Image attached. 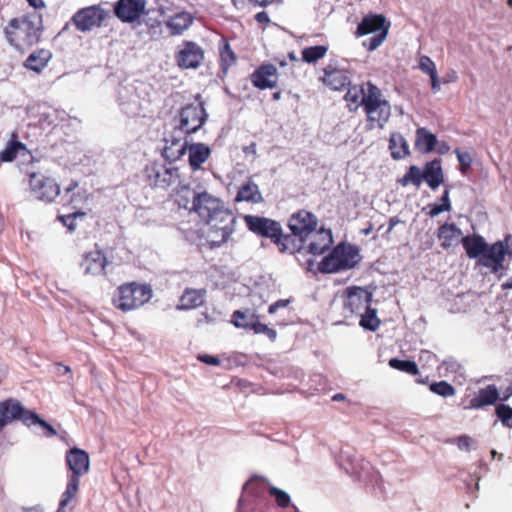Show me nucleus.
<instances>
[{
	"label": "nucleus",
	"mask_w": 512,
	"mask_h": 512,
	"mask_svg": "<svg viewBox=\"0 0 512 512\" xmlns=\"http://www.w3.org/2000/svg\"><path fill=\"white\" fill-rule=\"evenodd\" d=\"M43 31L42 16L35 12L11 18L3 29L8 44L22 54L41 41Z\"/></svg>",
	"instance_id": "f257e3e1"
},
{
	"label": "nucleus",
	"mask_w": 512,
	"mask_h": 512,
	"mask_svg": "<svg viewBox=\"0 0 512 512\" xmlns=\"http://www.w3.org/2000/svg\"><path fill=\"white\" fill-rule=\"evenodd\" d=\"M244 222L252 233L263 238H269L281 253L293 254L301 247L294 237L284 234L280 223L273 219L257 215H245Z\"/></svg>",
	"instance_id": "f03ea898"
},
{
	"label": "nucleus",
	"mask_w": 512,
	"mask_h": 512,
	"mask_svg": "<svg viewBox=\"0 0 512 512\" xmlns=\"http://www.w3.org/2000/svg\"><path fill=\"white\" fill-rule=\"evenodd\" d=\"M143 176L145 182L153 189L168 190L181 187L189 193V185L185 183L180 169L173 161H152L145 166Z\"/></svg>",
	"instance_id": "7ed1b4c3"
},
{
	"label": "nucleus",
	"mask_w": 512,
	"mask_h": 512,
	"mask_svg": "<svg viewBox=\"0 0 512 512\" xmlns=\"http://www.w3.org/2000/svg\"><path fill=\"white\" fill-rule=\"evenodd\" d=\"M65 461L71 474L68 476V483L61 495L57 512H64L65 508L76 497L79 491L80 477L87 474L90 468L88 453L77 447L66 452Z\"/></svg>",
	"instance_id": "20e7f679"
},
{
	"label": "nucleus",
	"mask_w": 512,
	"mask_h": 512,
	"mask_svg": "<svg viewBox=\"0 0 512 512\" xmlns=\"http://www.w3.org/2000/svg\"><path fill=\"white\" fill-rule=\"evenodd\" d=\"M152 296L150 285L132 281L119 285L113 293L111 302L116 309L126 313L142 307Z\"/></svg>",
	"instance_id": "39448f33"
},
{
	"label": "nucleus",
	"mask_w": 512,
	"mask_h": 512,
	"mask_svg": "<svg viewBox=\"0 0 512 512\" xmlns=\"http://www.w3.org/2000/svg\"><path fill=\"white\" fill-rule=\"evenodd\" d=\"M362 107L367 117L369 129H382L391 117V105L383 97L382 91L371 81L366 82V96Z\"/></svg>",
	"instance_id": "423d86ee"
},
{
	"label": "nucleus",
	"mask_w": 512,
	"mask_h": 512,
	"mask_svg": "<svg viewBox=\"0 0 512 512\" xmlns=\"http://www.w3.org/2000/svg\"><path fill=\"white\" fill-rule=\"evenodd\" d=\"M359 249L347 243H340L319 263L322 273H335L354 268L360 261Z\"/></svg>",
	"instance_id": "0eeeda50"
},
{
	"label": "nucleus",
	"mask_w": 512,
	"mask_h": 512,
	"mask_svg": "<svg viewBox=\"0 0 512 512\" xmlns=\"http://www.w3.org/2000/svg\"><path fill=\"white\" fill-rule=\"evenodd\" d=\"M168 143L169 140H166L163 156L166 159L177 160L185 154L186 150H188L189 165L193 171L199 170L211 154L210 148L204 143L188 144L187 141L181 143L180 140L175 139L171 140L170 145H168Z\"/></svg>",
	"instance_id": "6e6552de"
},
{
	"label": "nucleus",
	"mask_w": 512,
	"mask_h": 512,
	"mask_svg": "<svg viewBox=\"0 0 512 512\" xmlns=\"http://www.w3.org/2000/svg\"><path fill=\"white\" fill-rule=\"evenodd\" d=\"M191 210L205 223L234 216L220 198L207 191L193 194Z\"/></svg>",
	"instance_id": "1a4fd4ad"
},
{
	"label": "nucleus",
	"mask_w": 512,
	"mask_h": 512,
	"mask_svg": "<svg viewBox=\"0 0 512 512\" xmlns=\"http://www.w3.org/2000/svg\"><path fill=\"white\" fill-rule=\"evenodd\" d=\"M340 298L344 318H351L361 314L371 305L372 293L359 286H350L340 293Z\"/></svg>",
	"instance_id": "9d476101"
},
{
	"label": "nucleus",
	"mask_w": 512,
	"mask_h": 512,
	"mask_svg": "<svg viewBox=\"0 0 512 512\" xmlns=\"http://www.w3.org/2000/svg\"><path fill=\"white\" fill-rule=\"evenodd\" d=\"M236 222L237 220L234 215L206 223L208 229L205 232V245L209 249H215L228 242L231 235L235 232Z\"/></svg>",
	"instance_id": "9b49d317"
},
{
	"label": "nucleus",
	"mask_w": 512,
	"mask_h": 512,
	"mask_svg": "<svg viewBox=\"0 0 512 512\" xmlns=\"http://www.w3.org/2000/svg\"><path fill=\"white\" fill-rule=\"evenodd\" d=\"M29 188L35 199L45 203H52L60 195V185L56 180L38 172L29 174Z\"/></svg>",
	"instance_id": "f8f14e48"
},
{
	"label": "nucleus",
	"mask_w": 512,
	"mask_h": 512,
	"mask_svg": "<svg viewBox=\"0 0 512 512\" xmlns=\"http://www.w3.org/2000/svg\"><path fill=\"white\" fill-rule=\"evenodd\" d=\"M203 103H192L184 106L179 112L178 128L186 135L198 131L207 120Z\"/></svg>",
	"instance_id": "ddd939ff"
},
{
	"label": "nucleus",
	"mask_w": 512,
	"mask_h": 512,
	"mask_svg": "<svg viewBox=\"0 0 512 512\" xmlns=\"http://www.w3.org/2000/svg\"><path fill=\"white\" fill-rule=\"evenodd\" d=\"M107 12L100 5H92L79 9L72 17V22L80 32L91 31L102 25Z\"/></svg>",
	"instance_id": "4468645a"
},
{
	"label": "nucleus",
	"mask_w": 512,
	"mask_h": 512,
	"mask_svg": "<svg viewBox=\"0 0 512 512\" xmlns=\"http://www.w3.org/2000/svg\"><path fill=\"white\" fill-rule=\"evenodd\" d=\"M318 220L314 214L307 210H300L291 215L288 226L292 237H298L301 243H305L311 233L317 229Z\"/></svg>",
	"instance_id": "2eb2a0df"
},
{
	"label": "nucleus",
	"mask_w": 512,
	"mask_h": 512,
	"mask_svg": "<svg viewBox=\"0 0 512 512\" xmlns=\"http://www.w3.org/2000/svg\"><path fill=\"white\" fill-rule=\"evenodd\" d=\"M175 58L179 67L183 69H196L204 60V50L193 41H185Z\"/></svg>",
	"instance_id": "dca6fc26"
},
{
	"label": "nucleus",
	"mask_w": 512,
	"mask_h": 512,
	"mask_svg": "<svg viewBox=\"0 0 512 512\" xmlns=\"http://www.w3.org/2000/svg\"><path fill=\"white\" fill-rule=\"evenodd\" d=\"M323 73L320 80L332 90L341 91L351 84L350 72L347 69L338 68L334 63H329L323 68Z\"/></svg>",
	"instance_id": "f3484780"
},
{
	"label": "nucleus",
	"mask_w": 512,
	"mask_h": 512,
	"mask_svg": "<svg viewBox=\"0 0 512 512\" xmlns=\"http://www.w3.org/2000/svg\"><path fill=\"white\" fill-rule=\"evenodd\" d=\"M26 414H29V410H26L17 399L8 398L0 401V432L6 425L16 420H20L24 424Z\"/></svg>",
	"instance_id": "a211bd4d"
},
{
	"label": "nucleus",
	"mask_w": 512,
	"mask_h": 512,
	"mask_svg": "<svg viewBox=\"0 0 512 512\" xmlns=\"http://www.w3.org/2000/svg\"><path fill=\"white\" fill-rule=\"evenodd\" d=\"M108 264L109 261L103 251L96 249L83 254L80 268L84 275L100 276L106 275L105 269Z\"/></svg>",
	"instance_id": "6ab92c4d"
},
{
	"label": "nucleus",
	"mask_w": 512,
	"mask_h": 512,
	"mask_svg": "<svg viewBox=\"0 0 512 512\" xmlns=\"http://www.w3.org/2000/svg\"><path fill=\"white\" fill-rule=\"evenodd\" d=\"M278 77L277 68L273 64L266 63L257 67L251 74L250 79L254 87L265 90L275 88Z\"/></svg>",
	"instance_id": "aec40b11"
},
{
	"label": "nucleus",
	"mask_w": 512,
	"mask_h": 512,
	"mask_svg": "<svg viewBox=\"0 0 512 512\" xmlns=\"http://www.w3.org/2000/svg\"><path fill=\"white\" fill-rule=\"evenodd\" d=\"M146 6L145 0H119L114 13L122 22L132 23L140 18Z\"/></svg>",
	"instance_id": "412c9836"
},
{
	"label": "nucleus",
	"mask_w": 512,
	"mask_h": 512,
	"mask_svg": "<svg viewBox=\"0 0 512 512\" xmlns=\"http://www.w3.org/2000/svg\"><path fill=\"white\" fill-rule=\"evenodd\" d=\"M307 241V251L314 256H318L329 249L333 240L330 230L321 228L319 230L316 229L315 232L311 233Z\"/></svg>",
	"instance_id": "4be33fe9"
},
{
	"label": "nucleus",
	"mask_w": 512,
	"mask_h": 512,
	"mask_svg": "<svg viewBox=\"0 0 512 512\" xmlns=\"http://www.w3.org/2000/svg\"><path fill=\"white\" fill-rule=\"evenodd\" d=\"M390 24L386 18L381 14H370L365 16L358 24L355 32L357 37L368 35L371 33H380L384 28L389 29Z\"/></svg>",
	"instance_id": "5701e85b"
},
{
	"label": "nucleus",
	"mask_w": 512,
	"mask_h": 512,
	"mask_svg": "<svg viewBox=\"0 0 512 512\" xmlns=\"http://www.w3.org/2000/svg\"><path fill=\"white\" fill-rule=\"evenodd\" d=\"M506 248L502 242H496L493 245H487L480 262L486 267H492L493 271H497L505 259Z\"/></svg>",
	"instance_id": "b1692460"
},
{
	"label": "nucleus",
	"mask_w": 512,
	"mask_h": 512,
	"mask_svg": "<svg viewBox=\"0 0 512 512\" xmlns=\"http://www.w3.org/2000/svg\"><path fill=\"white\" fill-rule=\"evenodd\" d=\"M205 289L186 288L179 298L178 310H191L200 307L204 303Z\"/></svg>",
	"instance_id": "393cba45"
},
{
	"label": "nucleus",
	"mask_w": 512,
	"mask_h": 512,
	"mask_svg": "<svg viewBox=\"0 0 512 512\" xmlns=\"http://www.w3.org/2000/svg\"><path fill=\"white\" fill-rule=\"evenodd\" d=\"M52 58L49 49L40 48L34 50L24 61V67L36 73H41Z\"/></svg>",
	"instance_id": "a878e982"
},
{
	"label": "nucleus",
	"mask_w": 512,
	"mask_h": 512,
	"mask_svg": "<svg viewBox=\"0 0 512 512\" xmlns=\"http://www.w3.org/2000/svg\"><path fill=\"white\" fill-rule=\"evenodd\" d=\"M462 237V231L454 223H444L437 230V238L441 247L448 249L458 243Z\"/></svg>",
	"instance_id": "bb28decb"
},
{
	"label": "nucleus",
	"mask_w": 512,
	"mask_h": 512,
	"mask_svg": "<svg viewBox=\"0 0 512 512\" xmlns=\"http://www.w3.org/2000/svg\"><path fill=\"white\" fill-rule=\"evenodd\" d=\"M423 180L431 189L438 188L444 181L443 170L440 160L427 162L423 169Z\"/></svg>",
	"instance_id": "cd10ccee"
},
{
	"label": "nucleus",
	"mask_w": 512,
	"mask_h": 512,
	"mask_svg": "<svg viewBox=\"0 0 512 512\" xmlns=\"http://www.w3.org/2000/svg\"><path fill=\"white\" fill-rule=\"evenodd\" d=\"M499 399V392L495 385H488L478 391L477 395L470 400V407L479 409L493 405Z\"/></svg>",
	"instance_id": "c85d7f7f"
},
{
	"label": "nucleus",
	"mask_w": 512,
	"mask_h": 512,
	"mask_svg": "<svg viewBox=\"0 0 512 512\" xmlns=\"http://www.w3.org/2000/svg\"><path fill=\"white\" fill-rule=\"evenodd\" d=\"M461 242L470 259L482 258L488 245L479 235L462 237Z\"/></svg>",
	"instance_id": "c756f323"
},
{
	"label": "nucleus",
	"mask_w": 512,
	"mask_h": 512,
	"mask_svg": "<svg viewBox=\"0 0 512 512\" xmlns=\"http://www.w3.org/2000/svg\"><path fill=\"white\" fill-rule=\"evenodd\" d=\"M235 201L260 203L263 201V197L258 185L249 180L239 187Z\"/></svg>",
	"instance_id": "7c9ffc66"
},
{
	"label": "nucleus",
	"mask_w": 512,
	"mask_h": 512,
	"mask_svg": "<svg viewBox=\"0 0 512 512\" xmlns=\"http://www.w3.org/2000/svg\"><path fill=\"white\" fill-rule=\"evenodd\" d=\"M389 150L395 160L403 159L410 154L409 146L402 134L393 132L389 138Z\"/></svg>",
	"instance_id": "2f4dec72"
},
{
	"label": "nucleus",
	"mask_w": 512,
	"mask_h": 512,
	"mask_svg": "<svg viewBox=\"0 0 512 512\" xmlns=\"http://www.w3.org/2000/svg\"><path fill=\"white\" fill-rule=\"evenodd\" d=\"M193 22V17L190 13L182 11L171 16L166 25L170 29L172 35L183 33Z\"/></svg>",
	"instance_id": "473e14b6"
},
{
	"label": "nucleus",
	"mask_w": 512,
	"mask_h": 512,
	"mask_svg": "<svg viewBox=\"0 0 512 512\" xmlns=\"http://www.w3.org/2000/svg\"><path fill=\"white\" fill-rule=\"evenodd\" d=\"M437 138L426 128H418L416 130L415 147L423 153H429L435 149Z\"/></svg>",
	"instance_id": "72a5a7b5"
},
{
	"label": "nucleus",
	"mask_w": 512,
	"mask_h": 512,
	"mask_svg": "<svg viewBox=\"0 0 512 512\" xmlns=\"http://www.w3.org/2000/svg\"><path fill=\"white\" fill-rule=\"evenodd\" d=\"M344 99L349 111H356L362 106L363 97L366 96V86H348Z\"/></svg>",
	"instance_id": "f704fd0d"
},
{
	"label": "nucleus",
	"mask_w": 512,
	"mask_h": 512,
	"mask_svg": "<svg viewBox=\"0 0 512 512\" xmlns=\"http://www.w3.org/2000/svg\"><path fill=\"white\" fill-rule=\"evenodd\" d=\"M269 485L268 481L259 476L251 477L244 485V490L255 497L261 498L267 492L269 493Z\"/></svg>",
	"instance_id": "c9c22d12"
},
{
	"label": "nucleus",
	"mask_w": 512,
	"mask_h": 512,
	"mask_svg": "<svg viewBox=\"0 0 512 512\" xmlns=\"http://www.w3.org/2000/svg\"><path fill=\"white\" fill-rule=\"evenodd\" d=\"M27 148L22 142L11 139L6 147L0 151V162H12L20 152H26Z\"/></svg>",
	"instance_id": "e433bc0d"
},
{
	"label": "nucleus",
	"mask_w": 512,
	"mask_h": 512,
	"mask_svg": "<svg viewBox=\"0 0 512 512\" xmlns=\"http://www.w3.org/2000/svg\"><path fill=\"white\" fill-rule=\"evenodd\" d=\"M359 315L361 316L359 325L365 330L374 332L380 327L381 321L377 317L376 309L371 308V305Z\"/></svg>",
	"instance_id": "4c0bfd02"
},
{
	"label": "nucleus",
	"mask_w": 512,
	"mask_h": 512,
	"mask_svg": "<svg viewBox=\"0 0 512 512\" xmlns=\"http://www.w3.org/2000/svg\"><path fill=\"white\" fill-rule=\"evenodd\" d=\"M79 183L76 180H72L70 184L64 189L62 196L63 205H71L73 208H77V204L82 201V193L77 189Z\"/></svg>",
	"instance_id": "58836bf2"
},
{
	"label": "nucleus",
	"mask_w": 512,
	"mask_h": 512,
	"mask_svg": "<svg viewBox=\"0 0 512 512\" xmlns=\"http://www.w3.org/2000/svg\"><path fill=\"white\" fill-rule=\"evenodd\" d=\"M223 45L220 47V66L224 74L228 69L236 63L237 57L227 40H222Z\"/></svg>",
	"instance_id": "ea45409f"
},
{
	"label": "nucleus",
	"mask_w": 512,
	"mask_h": 512,
	"mask_svg": "<svg viewBox=\"0 0 512 512\" xmlns=\"http://www.w3.org/2000/svg\"><path fill=\"white\" fill-rule=\"evenodd\" d=\"M328 51V47L324 45H316L306 47L302 50V60L307 63H316L322 59Z\"/></svg>",
	"instance_id": "a19ab883"
},
{
	"label": "nucleus",
	"mask_w": 512,
	"mask_h": 512,
	"mask_svg": "<svg viewBox=\"0 0 512 512\" xmlns=\"http://www.w3.org/2000/svg\"><path fill=\"white\" fill-rule=\"evenodd\" d=\"M422 181L423 171H421L420 168L415 165L410 166L404 176L398 179V183L403 187L409 184H413L414 186L419 187Z\"/></svg>",
	"instance_id": "79ce46f5"
},
{
	"label": "nucleus",
	"mask_w": 512,
	"mask_h": 512,
	"mask_svg": "<svg viewBox=\"0 0 512 512\" xmlns=\"http://www.w3.org/2000/svg\"><path fill=\"white\" fill-rule=\"evenodd\" d=\"M389 366L393 369L399 370L409 375H417L419 373L417 364L411 360L391 358L389 360Z\"/></svg>",
	"instance_id": "37998d69"
},
{
	"label": "nucleus",
	"mask_w": 512,
	"mask_h": 512,
	"mask_svg": "<svg viewBox=\"0 0 512 512\" xmlns=\"http://www.w3.org/2000/svg\"><path fill=\"white\" fill-rule=\"evenodd\" d=\"M26 418H24V424L27 426L31 425H40L43 429H45V435L47 437H53L57 434L56 430L52 425H50L47 421L41 419L36 413L29 411V414H26Z\"/></svg>",
	"instance_id": "c03bdc74"
},
{
	"label": "nucleus",
	"mask_w": 512,
	"mask_h": 512,
	"mask_svg": "<svg viewBox=\"0 0 512 512\" xmlns=\"http://www.w3.org/2000/svg\"><path fill=\"white\" fill-rule=\"evenodd\" d=\"M254 313L247 314L241 310H236L231 316V323L237 328L250 329L256 318H252Z\"/></svg>",
	"instance_id": "a18cd8bd"
},
{
	"label": "nucleus",
	"mask_w": 512,
	"mask_h": 512,
	"mask_svg": "<svg viewBox=\"0 0 512 512\" xmlns=\"http://www.w3.org/2000/svg\"><path fill=\"white\" fill-rule=\"evenodd\" d=\"M252 318H256V320L252 323L250 330H252L255 334L266 335L267 338L272 342L277 339V331L268 327L266 324L261 323L259 321L260 316L258 314H253Z\"/></svg>",
	"instance_id": "49530a36"
},
{
	"label": "nucleus",
	"mask_w": 512,
	"mask_h": 512,
	"mask_svg": "<svg viewBox=\"0 0 512 512\" xmlns=\"http://www.w3.org/2000/svg\"><path fill=\"white\" fill-rule=\"evenodd\" d=\"M429 390L442 397H453L456 394V389L447 381L434 382L429 385Z\"/></svg>",
	"instance_id": "de8ad7c7"
},
{
	"label": "nucleus",
	"mask_w": 512,
	"mask_h": 512,
	"mask_svg": "<svg viewBox=\"0 0 512 512\" xmlns=\"http://www.w3.org/2000/svg\"><path fill=\"white\" fill-rule=\"evenodd\" d=\"M174 193V201L179 206V208L183 209H189L191 210V198L193 197V194H195L191 189L189 188V193L186 191H183L181 187L179 188H173Z\"/></svg>",
	"instance_id": "09e8293b"
},
{
	"label": "nucleus",
	"mask_w": 512,
	"mask_h": 512,
	"mask_svg": "<svg viewBox=\"0 0 512 512\" xmlns=\"http://www.w3.org/2000/svg\"><path fill=\"white\" fill-rule=\"evenodd\" d=\"M269 494H270V496H272L275 499V501L279 507L286 508L290 505V502H291L290 496L285 491L272 486L269 488Z\"/></svg>",
	"instance_id": "8fccbe9b"
},
{
	"label": "nucleus",
	"mask_w": 512,
	"mask_h": 512,
	"mask_svg": "<svg viewBox=\"0 0 512 512\" xmlns=\"http://www.w3.org/2000/svg\"><path fill=\"white\" fill-rule=\"evenodd\" d=\"M387 35H388V28H384L380 33L365 40L363 42V46L368 51H374L383 43V41L386 39Z\"/></svg>",
	"instance_id": "3c124183"
},
{
	"label": "nucleus",
	"mask_w": 512,
	"mask_h": 512,
	"mask_svg": "<svg viewBox=\"0 0 512 512\" xmlns=\"http://www.w3.org/2000/svg\"><path fill=\"white\" fill-rule=\"evenodd\" d=\"M454 153L457 156V159L460 164V171L462 174H466L472 165V157L469 152H463L459 148L454 150Z\"/></svg>",
	"instance_id": "603ef678"
},
{
	"label": "nucleus",
	"mask_w": 512,
	"mask_h": 512,
	"mask_svg": "<svg viewBox=\"0 0 512 512\" xmlns=\"http://www.w3.org/2000/svg\"><path fill=\"white\" fill-rule=\"evenodd\" d=\"M85 213L81 211H76L67 215H59L57 219L65 226L70 232L75 231L76 223L75 220L79 216H84Z\"/></svg>",
	"instance_id": "864d4df0"
},
{
	"label": "nucleus",
	"mask_w": 512,
	"mask_h": 512,
	"mask_svg": "<svg viewBox=\"0 0 512 512\" xmlns=\"http://www.w3.org/2000/svg\"><path fill=\"white\" fill-rule=\"evenodd\" d=\"M495 412L504 425L510 426L509 421L512 420V408L510 406L500 404L496 407Z\"/></svg>",
	"instance_id": "5fc2aeb1"
},
{
	"label": "nucleus",
	"mask_w": 512,
	"mask_h": 512,
	"mask_svg": "<svg viewBox=\"0 0 512 512\" xmlns=\"http://www.w3.org/2000/svg\"><path fill=\"white\" fill-rule=\"evenodd\" d=\"M419 68L422 72L428 74L429 76L437 73L435 63L428 56H421L419 59Z\"/></svg>",
	"instance_id": "6e6d98bb"
},
{
	"label": "nucleus",
	"mask_w": 512,
	"mask_h": 512,
	"mask_svg": "<svg viewBox=\"0 0 512 512\" xmlns=\"http://www.w3.org/2000/svg\"><path fill=\"white\" fill-rule=\"evenodd\" d=\"M145 23L148 26V33L151 35V37H156V36L161 35L162 22L160 20L147 17L145 19Z\"/></svg>",
	"instance_id": "4d7b16f0"
},
{
	"label": "nucleus",
	"mask_w": 512,
	"mask_h": 512,
	"mask_svg": "<svg viewBox=\"0 0 512 512\" xmlns=\"http://www.w3.org/2000/svg\"><path fill=\"white\" fill-rule=\"evenodd\" d=\"M472 438L468 435H461L456 439V444L460 450L469 451L472 445Z\"/></svg>",
	"instance_id": "13d9d810"
},
{
	"label": "nucleus",
	"mask_w": 512,
	"mask_h": 512,
	"mask_svg": "<svg viewBox=\"0 0 512 512\" xmlns=\"http://www.w3.org/2000/svg\"><path fill=\"white\" fill-rule=\"evenodd\" d=\"M198 360L205 364H208V365H213V366L220 365L219 358L212 356V355H208V354L199 355Z\"/></svg>",
	"instance_id": "bf43d9fd"
},
{
	"label": "nucleus",
	"mask_w": 512,
	"mask_h": 512,
	"mask_svg": "<svg viewBox=\"0 0 512 512\" xmlns=\"http://www.w3.org/2000/svg\"><path fill=\"white\" fill-rule=\"evenodd\" d=\"M429 207H430V210L428 212V215L430 217H435L442 212L448 211L447 205L433 204V205H430Z\"/></svg>",
	"instance_id": "052dcab7"
},
{
	"label": "nucleus",
	"mask_w": 512,
	"mask_h": 512,
	"mask_svg": "<svg viewBox=\"0 0 512 512\" xmlns=\"http://www.w3.org/2000/svg\"><path fill=\"white\" fill-rule=\"evenodd\" d=\"M289 302L290 301L287 300V299L277 300L276 302L272 303L268 307V313L269 314H274L279 308H284V307L288 306Z\"/></svg>",
	"instance_id": "680f3d73"
},
{
	"label": "nucleus",
	"mask_w": 512,
	"mask_h": 512,
	"mask_svg": "<svg viewBox=\"0 0 512 512\" xmlns=\"http://www.w3.org/2000/svg\"><path fill=\"white\" fill-rule=\"evenodd\" d=\"M248 3L254 7H267L273 3H275L277 0H247Z\"/></svg>",
	"instance_id": "e2e57ef3"
},
{
	"label": "nucleus",
	"mask_w": 512,
	"mask_h": 512,
	"mask_svg": "<svg viewBox=\"0 0 512 512\" xmlns=\"http://www.w3.org/2000/svg\"><path fill=\"white\" fill-rule=\"evenodd\" d=\"M255 20L260 24H268L270 22L269 16L265 11L258 12L255 15Z\"/></svg>",
	"instance_id": "0e129e2a"
},
{
	"label": "nucleus",
	"mask_w": 512,
	"mask_h": 512,
	"mask_svg": "<svg viewBox=\"0 0 512 512\" xmlns=\"http://www.w3.org/2000/svg\"><path fill=\"white\" fill-rule=\"evenodd\" d=\"M430 79H431V90L436 93L440 90V82H439V79H438V74L435 73V74H432L429 76Z\"/></svg>",
	"instance_id": "69168bd1"
},
{
	"label": "nucleus",
	"mask_w": 512,
	"mask_h": 512,
	"mask_svg": "<svg viewBox=\"0 0 512 512\" xmlns=\"http://www.w3.org/2000/svg\"><path fill=\"white\" fill-rule=\"evenodd\" d=\"M243 152L245 155H252V156H255L256 153H257V150H256V143L255 142H252L250 143L249 145L247 146H244L243 147Z\"/></svg>",
	"instance_id": "338daca9"
},
{
	"label": "nucleus",
	"mask_w": 512,
	"mask_h": 512,
	"mask_svg": "<svg viewBox=\"0 0 512 512\" xmlns=\"http://www.w3.org/2000/svg\"><path fill=\"white\" fill-rule=\"evenodd\" d=\"M441 205H447L448 211L451 210V202H450V198H449V190L448 189L444 190V193L441 197Z\"/></svg>",
	"instance_id": "774afa93"
}]
</instances>
